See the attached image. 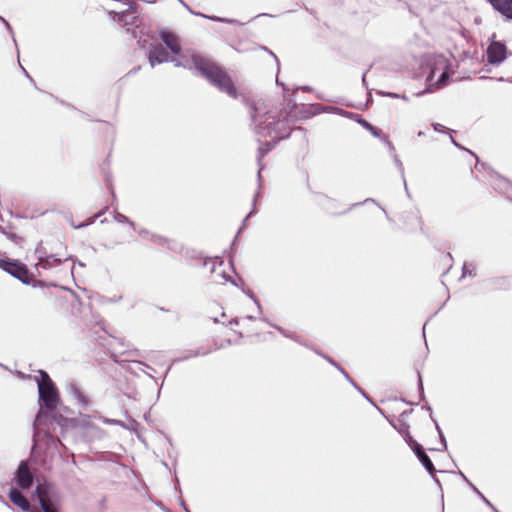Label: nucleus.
<instances>
[{
  "mask_svg": "<svg viewBox=\"0 0 512 512\" xmlns=\"http://www.w3.org/2000/svg\"><path fill=\"white\" fill-rule=\"evenodd\" d=\"M161 40L170 50L168 53L161 45L149 52V63L152 67L164 62H173L177 67L195 69L220 91L237 98V91L229 75L210 59L194 53H182L178 38L168 31H161Z\"/></svg>",
  "mask_w": 512,
  "mask_h": 512,
  "instance_id": "f257e3e1",
  "label": "nucleus"
},
{
  "mask_svg": "<svg viewBox=\"0 0 512 512\" xmlns=\"http://www.w3.org/2000/svg\"><path fill=\"white\" fill-rule=\"evenodd\" d=\"M253 124L257 135L261 138L270 137L271 141L260 145L259 153L263 156L266 152L279 141L288 135L287 122L284 120H275L274 115L266 112L262 106L254 107Z\"/></svg>",
  "mask_w": 512,
  "mask_h": 512,
  "instance_id": "f03ea898",
  "label": "nucleus"
},
{
  "mask_svg": "<svg viewBox=\"0 0 512 512\" xmlns=\"http://www.w3.org/2000/svg\"><path fill=\"white\" fill-rule=\"evenodd\" d=\"M422 68L426 74V81L433 89L448 85L454 74V62L444 55H429L424 57Z\"/></svg>",
  "mask_w": 512,
  "mask_h": 512,
  "instance_id": "7ed1b4c3",
  "label": "nucleus"
},
{
  "mask_svg": "<svg viewBox=\"0 0 512 512\" xmlns=\"http://www.w3.org/2000/svg\"><path fill=\"white\" fill-rule=\"evenodd\" d=\"M40 378H37L39 400L45 408L52 410L55 409L59 403V396L56 387L51 381L49 375L40 371Z\"/></svg>",
  "mask_w": 512,
  "mask_h": 512,
  "instance_id": "20e7f679",
  "label": "nucleus"
},
{
  "mask_svg": "<svg viewBox=\"0 0 512 512\" xmlns=\"http://www.w3.org/2000/svg\"><path fill=\"white\" fill-rule=\"evenodd\" d=\"M484 55L489 65L499 66L512 55V52L503 41L497 40L496 34L493 33L488 39Z\"/></svg>",
  "mask_w": 512,
  "mask_h": 512,
  "instance_id": "39448f33",
  "label": "nucleus"
},
{
  "mask_svg": "<svg viewBox=\"0 0 512 512\" xmlns=\"http://www.w3.org/2000/svg\"><path fill=\"white\" fill-rule=\"evenodd\" d=\"M1 267L6 272H8L12 276L16 277L23 283H25V284L29 283V273H28L27 268L23 264L3 261L1 263Z\"/></svg>",
  "mask_w": 512,
  "mask_h": 512,
  "instance_id": "423d86ee",
  "label": "nucleus"
},
{
  "mask_svg": "<svg viewBox=\"0 0 512 512\" xmlns=\"http://www.w3.org/2000/svg\"><path fill=\"white\" fill-rule=\"evenodd\" d=\"M15 481L21 488H29L33 482V476L29 472L26 462H21L15 475Z\"/></svg>",
  "mask_w": 512,
  "mask_h": 512,
  "instance_id": "0eeeda50",
  "label": "nucleus"
},
{
  "mask_svg": "<svg viewBox=\"0 0 512 512\" xmlns=\"http://www.w3.org/2000/svg\"><path fill=\"white\" fill-rule=\"evenodd\" d=\"M50 486L46 483L38 484L36 487V496L44 512H55L49 502Z\"/></svg>",
  "mask_w": 512,
  "mask_h": 512,
  "instance_id": "6e6552de",
  "label": "nucleus"
},
{
  "mask_svg": "<svg viewBox=\"0 0 512 512\" xmlns=\"http://www.w3.org/2000/svg\"><path fill=\"white\" fill-rule=\"evenodd\" d=\"M495 10L512 19V0H488Z\"/></svg>",
  "mask_w": 512,
  "mask_h": 512,
  "instance_id": "1a4fd4ad",
  "label": "nucleus"
},
{
  "mask_svg": "<svg viewBox=\"0 0 512 512\" xmlns=\"http://www.w3.org/2000/svg\"><path fill=\"white\" fill-rule=\"evenodd\" d=\"M9 497L23 512H32L28 500L17 489H11Z\"/></svg>",
  "mask_w": 512,
  "mask_h": 512,
  "instance_id": "9d476101",
  "label": "nucleus"
},
{
  "mask_svg": "<svg viewBox=\"0 0 512 512\" xmlns=\"http://www.w3.org/2000/svg\"><path fill=\"white\" fill-rule=\"evenodd\" d=\"M417 458L419 459V461L423 464V466L425 467V469L430 473L432 474L433 471H434V466H433V463L432 461L430 460V458L426 455V453L424 452V450L421 448H419V450H417L415 452Z\"/></svg>",
  "mask_w": 512,
  "mask_h": 512,
  "instance_id": "9b49d317",
  "label": "nucleus"
},
{
  "mask_svg": "<svg viewBox=\"0 0 512 512\" xmlns=\"http://www.w3.org/2000/svg\"><path fill=\"white\" fill-rule=\"evenodd\" d=\"M493 186L495 189L500 190L501 192L508 193L509 190L512 188V185L505 179L501 177H495V180L493 182Z\"/></svg>",
  "mask_w": 512,
  "mask_h": 512,
  "instance_id": "f8f14e48",
  "label": "nucleus"
},
{
  "mask_svg": "<svg viewBox=\"0 0 512 512\" xmlns=\"http://www.w3.org/2000/svg\"><path fill=\"white\" fill-rule=\"evenodd\" d=\"M402 435H403L406 443L409 445V447L414 452H416L417 450H419V448H421V445L419 443H417L415 440H413L412 436L410 435V433L407 430L403 431Z\"/></svg>",
  "mask_w": 512,
  "mask_h": 512,
  "instance_id": "ddd939ff",
  "label": "nucleus"
},
{
  "mask_svg": "<svg viewBox=\"0 0 512 512\" xmlns=\"http://www.w3.org/2000/svg\"><path fill=\"white\" fill-rule=\"evenodd\" d=\"M71 391L79 403H81L82 405H85V406L88 404V400H87L86 396L77 387L72 385Z\"/></svg>",
  "mask_w": 512,
  "mask_h": 512,
  "instance_id": "4468645a",
  "label": "nucleus"
},
{
  "mask_svg": "<svg viewBox=\"0 0 512 512\" xmlns=\"http://www.w3.org/2000/svg\"><path fill=\"white\" fill-rule=\"evenodd\" d=\"M139 234L143 237V238H146V239H151L157 243H162L163 241V238L160 237V236H156V235H153V234H150L146 231H139Z\"/></svg>",
  "mask_w": 512,
  "mask_h": 512,
  "instance_id": "2eb2a0df",
  "label": "nucleus"
},
{
  "mask_svg": "<svg viewBox=\"0 0 512 512\" xmlns=\"http://www.w3.org/2000/svg\"><path fill=\"white\" fill-rule=\"evenodd\" d=\"M361 124L367 130H369L374 136H378L379 135L378 132L376 131V129L370 123H368L367 121L363 120V121H361Z\"/></svg>",
  "mask_w": 512,
  "mask_h": 512,
  "instance_id": "dca6fc26",
  "label": "nucleus"
},
{
  "mask_svg": "<svg viewBox=\"0 0 512 512\" xmlns=\"http://www.w3.org/2000/svg\"><path fill=\"white\" fill-rule=\"evenodd\" d=\"M473 270H474V267L471 264H464L463 276H466L467 274L472 275Z\"/></svg>",
  "mask_w": 512,
  "mask_h": 512,
  "instance_id": "f3484780",
  "label": "nucleus"
},
{
  "mask_svg": "<svg viewBox=\"0 0 512 512\" xmlns=\"http://www.w3.org/2000/svg\"><path fill=\"white\" fill-rule=\"evenodd\" d=\"M41 418H42V411L40 410L36 416V419H35V422H34V428L36 431H38V427L40 425V422H41ZM38 434V432H35V436Z\"/></svg>",
  "mask_w": 512,
  "mask_h": 512,
  "instance_id": "a211bd4d",
  "label": "nucleus"
},
{
  "mask_svg": "<svg viewBox=\"0 0 512 512\" xmlns=\"http://www.w3.org/2000/svg\"><path fill=\"white\" fill-rule=\"evenodd\" d=\"M115 220L118 222V223H124V222H128V219L126 218V216L120 214V213H117L115 215Z\"/></svg>",
  "mask_w": 512,
  "mask_h": 512,
  "instance_id": "6ab92c4d",
  "label": "nucleus"
},
{
  "mask_svg": "<svg viewBox=\"0 0 512 512\" xmlns=\"http://www.w3.org/2000/svg\"><path fill=\"white\" fill-rule=\"evenodd\" d=\"M386 95L389 96V97H392V98H400V99H403L405 101L408 100V98L405 95H400V94H396V93H387Z\"/></svg>",
  "mask_w": 512,
  "mask_h": 512,
  "instance_id": "aec40b11",
  "label": "nucleus"
},
{
  "mask_svg": "<svg viewBox=\"0 0 512 512\" xmlns=\"http://www.w3.org/2000/svg\"><path fill=\"white\" fill-rule=\"evenodd\" d=\"M473 489H474V491H475V492H476V493L481 497V499H482V500H483V501H484L488 506L492 507V504L489 502V500H487V499L484 497V495H483L480 491H478V490H477V488H475V487H474Z\"/></svg>",
  "mask_w": 512,
  "mask_h": 512,
  "instance_id": "412c9836",
  "label": "nucleus"
},
{
  "mask_svg": "<svg viewBox=\"0 0 512 512\" xmlns=\"http://www.w3.org/2000/svg\"><path fill=\"white\" fill-rule=\"evenodd\" d=\"M433 128L437 132H444V130H445V127L443 125H441V124H438V123L437 124H433Z\"/></svg>",
  "mask_w": 512,
  "mask_h": 512,
  "instance_id": "4be33fe9",
  "label": "nucleus"
},
{
  "mask_svg": "<svg viewBox=\"0 0 512 512\" xmlns=\"http://www.w3.org/2000/svg\"><path fill=\"white\" fill-rule=\"evenodd\" d=\"M248 295L255 302V304L257 305L258 310L261 312L262 308H261V305H260L259 301L254 297L253 294H248Z\"/></svg>",
  "mask_w": 512,
  "mask_h": 512,
  "instance_id": "5701e85b",
  "label": "nucleus"
},
{
  "mask_svg": "<svg viewBox=\"0 0 512 512\" xmlns=\"http://www.w3.org/2000/svg\"><path fill=\"white\" fill-rule=\"evenodd\" d=\"M103 422L108 423V424H119V421H117V420L103 419Z\"/></svg>",
  "mask_w": 512,
  "mask_h": 512,
  "instance_id": "b1692460",
  "label": "nucleus"
},
{
  "mask_svg": "<svg viewBox=\"0 0 512 512\" xmlns=\"http://www.w3.org/2000/svg\"><path fill=\"white\" fill-rule=\"evenodd\" d=\"M1 20L3 21V23L5 24V26L8 28V30L12 33V30H11V27H10V24L4 19L1 17Z\"/></svg>",
  "mask_w": 512,
  "mask_h": 512,
  "instance_id": "393cba45",
  "label": "nucleus"
},
{
  "mask_svg": "<svg viewBox=\"0 0 512 512\" xmlns=\"http://www.w3.org/2000/svg\"><path fill=\"white\" fill-rule=\"evenodd\" d=\"M436 429H437L438 431H440V429H439V426H438V425H436ZM439 433H441V432H439ZM440 437H441V439H442V442H443V443H444V445L446 446V441H445V439H444L443 435H442V434H440Z\"/></svg>",
  "mask_w": 512,
  "mask_h": 512,
  "instance_id": "a878e982",
  "label": "nucleus"
},
{
  "mask_svg": "<svg viewBox=\"0 0 512 512\" xmlns=\"http://www.w3.org/2000/svg\"><path fill=\"white\" fill-rule=\"evenodd\" d=\"M209 18L212 19V20L229 22V20L222 19V18H215V17H209Z\"/></svg>",
  "mask_w": 512,
  "mask_h": 512,
  "instance_id": "bb28decb",
  "label": "nucleus"
},
{
  "mask_svg": "<svg viewBox=\"0 0 512 512\" xmlns=\"http://www.w3.org/2000/svg\"><path fill=\"white\" fill-rule=\"evenodd\" d=\"M279 331L286 337H291L285 330L281 329V328H278Z\"/></svg>",
  "mask_w": 512,
  "mask_h": 512,
  "instance_id": "cd10ccee",
  "label": "nucleus"
},
{
  "mask_svg": "<svg viewBox=\"0 0 512 512\" xmlns=\"http://www.w3.org/2000/svg\"><path fill=\"white\" fill-rule=\"evenodd\" d=\"M357 389L362 393V395H364L369 401L370 399L367 397V395L365 394V392H363L360 388L357 387Z\"/></svg>",
  "mask_w": 512,
  "mask_h": 512,
  "instance_id": "c85d7f7f",
  "label": "nucleus"
},
{
  "mask_svg": "<svg viewBox=\"0 0 512 512\" xmlns=\"http://www.w3.org/2000/svg\"><path fill=\"white\" fill-rule=\"evenodd\" d=\"M341 372L343 373V375H344L348 380H350V378H349L348 374H346V372H345L344 370H341Z\"/></svg>",
  "mask_w": 512,
  "mask_h": 512,
  "instance_id": "c756f323",
  "label": "nucleus"
},
{
  "mask_svg": "<svg viewBox=\"0 0 512 512\" xmlns=\"http://www.w3.org/2000/svg\"><path fill=\"white\" fill-rule=\"evenodd\" d=\"M130 226L135 229V226H134V223L133 222H129Z\"/></svg>",
  "mask_w": 512,
  "mask_h": 512,
  "instance_id": "7c9ffc66",
  "label": "nucleus"
},
{
  "mask_svg": "<svg viewBox=\"0 0 512 512\" xmlns=\"http://www.w3.org/2000/svg\"><path fill=\"white\" fill-rule=\"evenodd\" d=\"M349 381H350L351 384H353L357 388V386L354 384L353 380L350 379Z\"/></svg>",
  "mask_w": 512,
  "mask_h": 512,
  "instance_id": "2f4dec72",
  "label": "nucleus"
},
{
  "mask_svg": "<svg viewBox=\"0 0 512 512\" xmlns=\"http://www.w3.org/2000/svg\"><path fill=\"white\" fill-rule=\"evenodd\" d=\"M349 381H350L351 384H353L357 388V386L354 384L353 380L350 379Z\"/></svg>",
  "mask_w": 512,
  "mask_h": 512,
  "instance_id": "473e14b6",
  "label": "nucleus"
},
{
  "mask_svg": "<svg viewBox=\"0 0 512 512\" xmlns=\"http://www.w3.org/2000/svg\"><path fill=\"white\" fill-rule=\"evenodd\" d=\"M23 72H25V75L28 76V72H26V69H23Z\"/></svg>",
  "mask_w": 512,
  "mask_h": 512,
  "instance_id": "72a5a7b5",
  "label": "nucleus"
},
{
  "mask_svg": "<svg viewBox=\"0 0 512 512\" xmlns=\"http://www.w3.org/2000/svg\"><path fill=\"white\" fill-rule=\"evenodd\" d=\"M23 72H25V75L28 76V72H26V69H23Z\"/></svg>",
  "mask_w": 512,
  "mask_h": 512,
  "instance_id": "f704fd0d",
  "label": "nucleus"
},
{
  "mask_svg": "<svg viewBox=\"0 0 512 512\" xmlns=\"http://www.w3.org/2000/svg\"><path fill=\"white\" fill-rule=\"evenodd\" d=\"M451 141L456 145V142L454 141V138L450 137Z\"/></svg>",
  "mask_w": 512,
  "mask_h": 512,
  "instance_id": "c9c22d12",
  "label": "nucleus"
}]
</instances>
